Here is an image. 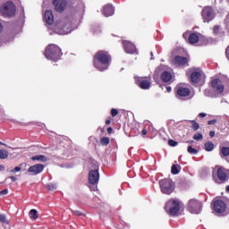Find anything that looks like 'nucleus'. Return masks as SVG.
Here are the masks:
<instances>
[{
  "instance_id": "9d476101",
  "label": "nucleus",
  "mask_w": 229,
  "mask_h": 229,
  "mask_svg": "<svg viewBox=\"0 0 229 229\" xmlns=\"http://www.w3.org/2000/svg\"><path fill=\"white\" fill-rule=\"evenodd\" d=\"M201 15L204 22H210V21H214V9L210 6H206L202 9Z\"/></svg>"
},
{
  "instance_id": "c03bdc74",
  "label": "nucleus",
  "mask_w": 229,
  "mask_h": 229,
  "mask_svg": "<svg viewBox=\"0 0 229 229\" xmlns=\"http://www.w3.org/2000/svg\"><path fill=\"white\" fill-rule=\"evenodd\" d=\"M142 135H148V130L143 129L142 130Z\"/></svg>"
},
{
  "instance_id": "5fc2aeb1",
  "label": "nucleus",
  "mask_w": 229,
  "mask_h": 229,
  "mask_svg": "<svg viewBox=\"0 0 229 229\" xmlns=\"http://www.w3.org/2000/svg\"><path fill=\"white\" fill-rule=\"evenodd\" d=\"M0 145H1V146H5L4 143H3V142H1V141H0Z\"/></svg>"
},
{
  "instance_id": "412c9836",
  "label": "nucleus",
  "mask_w": 229,
  "mask_h": 229,
  "mask_svg": "<svg viewBox=\"0 0 229 229\" xmlns=\"http://www.w3.org/2000/svg\"><path fill=\"white\" fill-rule=\"evenodd\" d=\"M190 94H191V90L189 89V88H185V87L177 88V95L180 98H187V96H189Z\"/></svg>"
},
{
  "instance_id": "4c0bfd02",
  "label": "nucleus",
  "mask_w": 229,
  "mask_h": 229,
  "mask_svg": "<svg viewBox=\"0 0 229 229\" xmlns=\"http://www.w3.org/2000/svg\"><path fill=\"white\" fill-rule=\"evenodd\" d=\"M6 194H8V189L0 191V196H6Z\"/></svg>"
},
{
  "instance_id": "3c124183",
  "label": "nucleus",
  "mask_w": 229,
  "mask_h": 229,
  "mask_svg": "<svg viewBox=\"0 0 229 229\" xmlns=\"http://www.w3.org/2000/svg\"><path fill=\"white\" fill-rule=\"evenodd\" d=\"M111 121L110 120H106V124H110Z\"/></svg>"
},
{
  "instance_id": "f257e3e1",
  "label": "nucleus",
  "mask_w": 229,
  "mask_h": 229,
  "mask_svg": "<svg viewBox=\"0 0 229 229\" xmlns=\"http://www.w3.org/2000/svg\"><path fill=\"white\" fill-rule=\"evenodd\" d=\"M93 64L98 71H106L110 65V55L106 51H98L94 56Z\"/></svg>"
},
{
  "instance_id": "b1692460",
  "label": "nucleus",
  "mask_w": 229,
  "mask_h": 229,
  "mask_svg": "<svg viewBox=\"0 0 229 229\" xmlns=\"http://www.w3.org/2000/svg\"><path fill=\"white\" fill-rule=\"evenodd\" d=\"M29 216L32 221H37V219H38V213L37 209H31L29 213Z\"/></svg>"
},
{
  "instance_id": "7ed1b4c3",
  "label": "nucleus",
  "mask_w": 229,
  "mask_h": 229,
  "mask_svg": "<svg viewBox=\"0 0 229 229\" xmlns=\"http://www.w3.org/2000/svg\"><path fill=\"white\" fill-rule=\"evenodd\" d=\"M72 30H74L72 21L69 19H64L55 28V32L57 33V35H68Z\"/></svg>"
},
{
  "instance_id": "37998d69",
  "label": "nucleus",
  "mask_w": 229,
  "mask_h": 229,
  "mask_svg": "<svg viewBox=\"0 0 229 229\" xmlns=\"http://www.w3.org/2000/svg\"><path fill=\"white\" fill-rule=\"evenodd\" d=\"M199 117H207V114H205V113H200V114H199Z\"/></svg>"
},
{
  "instance_id": "79ce46f5",
  "label": "nucleus",
  "mask_w": 229,
  "mask_h": 229,
  "mask_svg": "<svg viewBox=\"0 0 229 229\" xmlns=\"http://www.w3.org/2000/svg\"><path fill=\"white\" fill-rule=\"evenodd\" d=\"M216 123V120H210L208 122V124H215Z\"/></svg>"
},
{
  "instance_id": "c9c22d12",
  "label": "nucleus",
  "mask_w": 229,
  "mask_h": 229,
  "mask_svg": "<svg viewBox=\"0 0 229 229\" xmlns=\"http://www.w3.org/2000/svg\"><path fill=\"white\" fill-rule=\"evenodd\" d=\"M168 144H169V146H172V148H174V147L178 146V142H176L174 140H169Z\"/></svg>"
},
{
  "instance_id": "09e8293b",
  "label": "nucleus",
  "mask_w": 229,
  "mask_h": 229,
  "mask_svg": "<svg viewBox=\"0 0 229 229\" xmlns=\"http://www.w3.org/2000/svg\"><path fill=\"white\" fill-rule=\"evenodd\" d=\"M10 178L12 179L13 182H15L17 180V178H15V176H11Z\"/></svg>"
},
{
  "instance_id": "f03ea898",
  "label": "nucleus",
  "mask_w": 229,
  "mask_h": 229,
  "mask_svg": "<svg viewBox=\"0 0 229 229\" xmlns=\"http://www.w3.org/2000/svg\"><path fill=\"white\" fill-rule=\"evenodd\" d=\"M212 176L216 183H225L229 178V171L223 166L216 165L213 169Z\"/></svg>"
},
{
  "instance_id": "ddd939ff",
  "label": "nucleus",
  "mask_w": 229,
  "mask_h": 229,
  "mask_svg": "<svg viewBox=\"0 0 229 229\" xmlns=\"http://www.w3.org/2000/svg\"><path fill=\"white\" fill-rule=\"evenodd\" d=\"M191 80L193 83H199V81L203 80V73L201 72V70H194L191 74Z\"/></svg>"
},
{
  "instance_id": "aec40b11",
  "label": "nucleus",
  "mask_w": 229,
  "mask_h": 229,
  "mask_svg": "<svg viewBox=\"0 0 229 229\" xmlns=\"http://www.w3.org/2000/svg\"><path fill=\"white\" fill-rule=\"evenodd\" d=\"M44 21L51 26L55 22V16L53 15V12L51 10L46 11L44 14Z\"/></svg>"
},
{
  "instance_id": "dca6fc26",
  "label": "nucleus",
  "mask_w": 229,
  "mask_h": 229,
  "mask_svg": "<svg viewBox=\"0 0 229 229\" xmlns=\"http://www.w3.org/2000/svg\"><path fill=\"white\" fill-rule=\"evenodd\" d=\"M135 81H136L137 85H139V87H140V89H143L144 90H148V89H149V87H151L150 81L144 80L140 77L136 78Z\"/></svg>"
},
{
  "instance_id": "864d4df0",
  "label": "nucleus",
  "mask_w": 229,
  "mask_h": 229,
  "mask_svg": "<svg viewBox=\"0 0 229 229\" xmlns=\"http://www.w3.org/2000/svg\"><path fill=\"white\" fill-rule=\"evenodd\" d=\"M0 31H3V25L0 23Z\"/></svg>"
},
{
  "instance_id": "603ef678",
  "label": "nucleus",
  "mask_w": 229,
  "mask_h": 229,
  "mask_svg": "<svg viewBox=\"0 0 229 229\" xmlns=\"http://www.w3.org/2000/svg\"><path fill=\"white\" fill-rule=\"evenodd\" d=\"M225 191L226 192H229V185L226 186Z\"/></svg>"
},
{
  "instance_id": "e433bc0d",
  "label": "nucleus",
  "mask_w": 229,
  "mask_h": 229,
  "mask_svg": "<svg viewBox=\"0 0 229 229\" xmlns=\"http://www.w3.org/2000/svg\"><path fill=\"white\" fill-rule=\"evenodd\" d=\"M117 114H119V111H117V109H112L111 110V115L113 117H115V115H117Z\"/></svg>"
},
{
  "instance_id": "f3484780",
  "label": "nucleus",
  "mask_w": 229,
  "mask_h": 229,
  "mask_svg": "<svg viewBox=\"0 0 229 229\" xmlns=\"http://www.w3.org/2000/svg\"><path fill=\"white\" fill-rule=\"evenodd\" d=\"M123 49L125 53H128L129 55H133V53L137 52V47H135V45L130 41H123Z\"/></svg>"
},
{
  "instance_id": "a878e982",
  "label": "nucleus",
  "mask_w": 229,
  "mask_h": 229,
  "mask_svg": "<svg viewBox=\"0 0 229 229\" xmlns=\"http://www.w3.org/2000/svg\"><path fill=\"white\" fill-rule=\"evenodd\" d=\"M8 150L6 149H0V160H6L9 157Z\"/></svg>"
},
{
  "instance_id": "7c9ffc66",
  "label": "nucleus",
  "mask_w": 229,
  "mask_h": 229,
  "mask_svg": "<svg viewBox=\"0 0 229 229\" xmlns=\"http://www.w3.org/2000/svg\"><path fill=\"white\" fill-rule=\"evenodd\" d=\"M188 153H190V155H198V150L196 148H192V146H189Z\"/></svg>"
},
{
  "instance_id": "2eb2a0df",
  "label": "nucleus",
  "mask_w": 229,
  "mask_h": 229,
  "mask_svg": "<svg viewBox=\"0 0 229 229\" xmlns=\"http://www.w3.org/2000/svg\"><path fill=\"white\" fill-rule=\"evenodd\" d=\"M174 64L177 67H185V65H188L189 60L187 57L176 55L174 59Z\"/></svg>"
},
{
  "instance_id": "58836bf2",
  "label": "nucleus",
  "mask_w": 229,
  "mask_h": 229,
  "mask_svg": "<svg viewBox=\"0 0 229 229\" xmlns=\"http://www.w3.org/2000/svg\"><path fill=\"white\" fill-rule=\"evenodd\" d=\"M19 171H21V167L15 166L13 170H11V173H19Z\"/></svg>"
},
{
  "instance_id": "c85d7f7f",
  "label": "nucleus",
  "mask_w": 229,
  "mask_h": 229,
  "mask_svg": "<svg viewBox=\"0 0 229 229\" xmlns=\"http://www.w3.org/2000/svg\"><path fill=\"white\" fill-rule=\"evenodd\" d=\"M0 223H3L4 225H10V222L6 219V216L3 214H0Z\"/></svg>"
},
{
  "instance_id": "f704fd0d",
  "label": "nucleus",
  "mask_w": 229,
  "mask_h": 229,
  "mask_svg": "<svg viewBox=\"0 0 229 229\" xmlns=\"http://www.w3.org/2000/svg\"><path fill=\"white\" fill-rule=\"evenodd\" d=\"M48 191H56V184L55 183H49L47 185Z\"/></svg>"
},
{
  "instance_id": "0eeeda50",
  "label": "nucleus",
  "mask_w": 229,
  "mask_h": 229,
  "mask_svg": "<svg viewBox=\"0 0 229 229\" xmlns=\"http://www.w3.org/2000/svg\"><path fill=\"white\" fill-rule=\"evenodd\" d=\"M89 189L91 191L98 190V182H99V172L98 170H91L89 174Z\"/></svg>"
},
{
  "instance_id": "4468645a",
  "label": "nucleus",
  "mask_w": 229,
  "mask_h": 229,
  "mask_svg": "<svg viewBox=\"0 0 229 229\" xmlns=\"http://www.w3.org/2000/svg\"><path fill=\"white\" fill-rule=\"evenodd\" d=\"M53 4L56 12H64L67 6V0H54Z\"/></svg>"
},
{
  "instance_id": "ea45409f",
  "label": "nucleus",
  "mask_w": 229,
  "mask_h": 229,
  "mask_svg": "<svg viewBox=\"0 0 229 229\" xmlns=\"http://www.w3.org/2000/svg\"><path fill=\"white\" fill-rule=\"evenodd\" d=\"M216 136V131H211L210 132H209V137H215Z\"/></svg>"
},
{
  "instance_id": "39448f33",
  "label": "nucleus",
  "mask_w": 229,
  "mask_h": 229,
  "mask_svg": "<svg viewBox=\"0 0 229 229\" xmlns=\"http://www.w3.org/2000/svg\"><path fill=\"white\" fill-rule=\"evenodd\" d=\"M159 187L163 194H173L174 192V184L171 179H163L159 181Z\"/></svg>"
},
{
  "instance_id": "6ab92c4d",
  "label": "nucleus",
  "mask_w": 229,
  "mask_h": 229,
  "mask_svg": "<svg viewBox=\"0 0 229 229\" xmlns=\"http://www.w3.org/2000/svg\"><path fill=\"white\" fill-rule=\"evenodd\" d=\"M182 37L183 38H189L190 44H198L199 42V36L196 33L189 34V32H186Z\"/></svg>"
},
{
  "instance_id": "a18cd8bd",
  "label": "nucleus",
  "mask_w": 229,
  "mask_h": 229,
  "mask_svg": "<svg viewBox=\"0 0 229 229\" xmlns=\"http://www.w3.org/2000/svg\"><path fill=\"white\" fill-rule=\"evenodd\" d=\"M171 90H173L171 86H167L166 87V92H171Z\"/></svg>"
},
{
  "instance_id": "423d86ee",
  "label": "nucleus",
  "mask_w": 229,
  "mask_h": 229,
  "mask_svg": "<svg viewBox=\"0 0 229 229\" xmlns=\"http://www.w3.org/2000/svg\"><path fill=\"white\" fill-rule=\"evenodd\" d=\"M165 209L170 216H178V213L180 212V200L178 199L168 200L165 206Z\"/></svg>"
},
{
  "instance_id": "1a4fd4ad",
  "label": "nucleus",
  "mask_w": 229,
  "mask_h": 229,
  "mask_svg": "<svg viewBox=\"0 0 229 229\" xmlns=\"http://www.w3.org/2000/svg\"><path fill=\"white\" fill-rule=\"evenodd\" d=\"M202 204L196 199H191L188 204V210L191 214H199L201 212Z\"/></svg>"
},
{
  "instance_id": "bb28decb",
  "label": "nucleus",
  "mask_w": 229,
  "mask_h": 229,
  "mask_svg": "<svg viewBox=\"0 0 229 229\" xmlns=\"http://www.w3.org/2000/svg\"><path fill=\"white\" fill-rule=\"evenodd\" d=\"M204 148L206 151H213L214 150V143L212 141H208L205 143Z\"/></svg>"
},
{
  "instance_id": "393cba45",
  "label": "nucleus",
  "mask_w": 229,
  "mask_h": 229,
  "mask_svg": "<svg viewBox=\"0 0 229 229\" xmlns=\"http://www.w3.org/2000/svg\"><path fill=\"white\" fill-rule=\"evenodd\" d=\"M31 160H38V162H47V157L44 155H38V156H34L31 157Z\"/></svg>"
},
{
  "instance_id": "49530a36",
  "label": "nucleus",
  "mask_w": 229,
  "mask_h": 229,
  "mask_svg": "<svg viewBox=\"0 0 229 229\" xmlns=\"http://www.w3.org/2000/svg\"><path fill=\"white\" fill-rule=\"evenodd\" d=\"M0 171H4V165H0Z\"/></svg>"
},
{
  "instance_id": "c756f323",
  "label": "nucleus",
  "mask_w": 229,
  "mask_h": 229,
  "mask_svg": "<svg viewBox=\"0 0 229 229\" xmlns=\"http://www.w3.org/2000/svg\"><path fill=\"white\" fill-rule=\"evenodd\" d=\"M191 128L196 131L199 130V123H196V121L192 120L191 121Z\"/></svg>"
},
{
  "instance_id": "f8f14e48",
  "label": "nucleus",
  "mask_w": 229,
  "mask_h": 229,
  "mask_svg": "<svg viewBox=\"0 0 229 229\" xmlns=\"http://www.w3.org/2000/svg\"><path fill=\"white\" fill-rule=\"evenodd\" d=\"M211 85L214 90L217 92V94H223V91L225 90V86L223 85V81H221V80L219 79L213 80L211 82Z\"/></svg>"
},
{
  "instance_id": "4be33fe9",
  "label": "nucleus",
  "mask_w": 229,
  "mask_h": 229,
  "mask_svg": "<svg viewBox=\"0 0 229 229\" xmlns=\"http://www.w3.org/2000/svg\"><path fill=\"white\" fill-rule=\"evenodd\" d=\"M102 13L105 17H112L114 15V6L110 4L104 6Z\"/></svg>"
},
{
  "instance_id": "a19ab883",
  "label": "nucleus",
  "mask_w": 229,
  "mask_h": 229,
  "mask_svg": "<svg viewBox=\"0 0 229 229\" xmlns=\"http://www.w3.org/2000/svg\"><path fill=\"white\" fill-rule=\"evenodd\" d=\"M218 30H219V26H215L214 27V33H217Z\"/></svg>"
},
{
  "instance_id": "cd10ccee",
  "label": "nucleus",
  "mask_w": 229,
  "mask_h": 229,
  "mask_svg": "<svg viewBox=\"0 0 229 229\" xmlns=\"http://www.w3.org/2000/svg\"><path fill=\"white\" fill-rule=\"evenodd\" d=\"M171 171L172 174H178V173H180V165H173Z\"/></svg>"
},
{
  "instance_id": "2f4dec72",
  "label": "nucleus",
  "mask_w": 229,
  "mask_h": 229,
  "mask_svg": "<svg viewBox=\"0 0 229 229\" xmlns=\"http://www.w3.org/2000/svg\"><path fill=\"white\" fill-rule=\"evenodd\" d=\"M100 142L103 146H108V144H110V139L104 137L101 139Z\"/></svg>"
},
{
  "instance_id": "6e6d98bb",
  "label": "nucleus",
  "mask_w": 229,
  "mask_h": 229,
  "mask_svg": "<svg viewBox=\"0 0 229 229\" xmlns=\"http://www.w3.org/2000/svg\"><path fill=\"white\" fill-rule=\"evenodd\" d=\"M151 56H153V52L150 53Z\"/></svg>"
},
{
  "instance_id": "72a5a7b5",
  "label": "nucleus",
  "mask_w": 229,
  "mask_h": 229,
  "mask_svg": "<svg viewBox=\"0 0 229 229\" xmlns=\"http://www.w3.org/2000/svg\"><path fill=\"white\" fill-rule=\"evenodd\" d=\"M194 140H203V135L201 133H196L193 136Z\"/></svg>"
},
{
  "instance_id": "6e6552de",
  "label": "nucleus",
  "mask_w": 229,
  "mask_h": 229,
  "mask_svg": "<svg viewBox=\"0 0 229 229\" xmlns=\"http://www.w3.org/2000/svg\"><path fill=\"white\" fill-rule=\"evenodd\" d=\"M1 12L7 17H13L15 15V4L12 2H7L1 7Z\"/></svg>"
},
{
  "instance_id": "8fccbe9b",
  "label": "nucleus",
  "mask_w": 229,
  "mask_h": 229,
  "mask_svg": "<svg viewBox=\"0 0 229 229\" xmlns=\"http://www.w3.org/2000/svg\"><path fill=\"white\" fill-rule=\"evenodd\" d=\"M107 131H108V133H112V128L109 127V128L107 129Z\"/></svg>"
},
{
  "instance_id": "9b49d317",
  "label": "nucleus",
  "mask_w": 229,
  "mask_h": 229,
  "mask_svg": "<svg viewBox=\"0 0 229 229\" xmlns=\"http://www.w3.org/2000/svg\"><path fill=\"white\" fill-rule=\"evenodd\" d=\"M42 171H44V165L42 164H36L32 166H30L28 169V173H30L31 176H37V174H40Z\"/></svg>"
},
{
  "instance_id": "de8ad7c7",
  "label": "nucleus",
  "mask_w": 229,
  "mask_h": 229,
  "mask_svg": "<svg viewBox=\"0 0 229 229\" xmlns=\"http://www.w3.org/2000/svg\"><path fill=\"white\" fill-rule=\"evenodd\" d=\"M74 213L76 216H81V212H80V211H75Z\"/></svg>"
},
{
  "instance_id": "5701e85b",
  "label": "nucleus",
  "mask_w": 229,
  "mask_h": 229,
  "mask_svg": "<svg viewBox=\"0 0 229 229\" xmlns=\"http://www.w3.org/2000/svg\"><path fill=\"white\" fill-rule=\"evenodd\" d=\"M161 80L162 81H164L165 83H169V81L171 80H173V75L171 74V72H164L162 74H161Z\"/></svg>"
},
{
  "instance_id": "20e7f679",
  "label": "nucleus",
  "mask_w": 229,
  "mask_h": 229,
  "mask_svg": "<svg viewBox=\"0 0 229 229\" xmlns=\"http://www.w3.org/2000/svg\"><path fill=\"white\" fill-rule=\"evenodd\" d=\"M45 56L47 60L58 62V59L62 56V50L56 45H49L45 50Z\"/></svg>"
},
{
  "instance_id": "a211bd4d",
  "label": "nucleus",
  "mask_w": 229,
  "mask_h": 229,
  "mask_svg": "<svg viewBox=\"0 0 229 229\" xmlns=\"http://www.w3.org/2000/svg\"><path fill=\"white\" fill-rule=\"evenodd\" d=\"M214 210L217 214H223L226 210V204L223 200H216L214 202Z\"/></svg>"
},
{
  "instance_id": "473e14b6",
  "label": "nucleus",
  "mask_w": 229,
  "mask_h": 229,
  "mask_svg": "<svg viewBox=\"0 0 229 229\" xmlns=\"http://www.w3.org/2000/svg\"><path fill=\"white\" fill-rule=\"evenodd\" d=\"M222 155H224V157H228L229 155V148L228 147H224L221 150Z\"/></svg>"
}]
</instances>
